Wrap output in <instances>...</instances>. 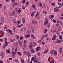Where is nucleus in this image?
<instances>
[{
	"label": "nucleus",
	"instance_id": "f257e3e1",
	"mask_svg": "<svg viewBox=\"0 0 63 63\" xmlns=\"http://www.w3.org/2000/svg\"><path fill=\"white\" fill-rule=\"evenodd\" d=\"M7 41H8V39H7V38H5V47H6V46H7L8 45V44H9V42H7Z\"/></svg>",
	"mask_w": 63,
	"mask_h": 63
},
{
	"label": "nucleus",
	"instance_id": "f03ea898",
	"mask_svg": "<svg viewBox=\"0 0 63 63\" xmlns=\"http://www.w3.org/2000/svg\"><path fill=\"white\" fill-rule=\"evenodd\" d=\"M48 19L47 18H45V21L44 23V25H46L47 23H48Z\"/></svg>",
	"mask_w": 63,
	"mask_h": 63
},
{
	"label": "nucleus",
	"instance_id": "7ed1b4c3",
	"mask_svg": "<svg viewBox=\"0 0 63 63\" xmlns=\"http://www.w3.org/2000/svg\"><path fill=\"white\" fill-rule=\"evenodd\" d=\"M6 31L8 33H9L11 35H13V33H12V32L11 30H10L9 29H7L6 30Z\"/></svg>",
	"mask_w": 63,
	"mask_h": 63
},
{
	"label": "nucleus",
	"instance_id": "20e7f679",
	"mask_svg": "<svg viewBox=\"0 0 63 63\" xmlns=\"http://www.w3.org/2000/svg\"><path fill=\"white\" fill-rule=\"evenodd\" d=\"M30 45L29 46V48L30 49H31L32 47H33V45H32V43H30Z\"/></svg>",
	"mask_w": 63,
	"mask_h": 63
},
{
	"label": "nucleus",
	"instance_id": "39448f33",
	"mask_svg": "<svg viewBox=\"0 0 63 63\" xmlns=\"http://www.w3.org/2000/svg\"><path fill=\"white\" fill-rule=\"evenodd\" d=\"M40 47H37L36 48V50L38 51L39 50H40Z\"/></svg>",
	"mask_w": 63,
	"mask_h": 63
},
{
	"label": "nucleus",
	"instance_id": "423d86ee",
	"mask_svg": "<svg viewBox=\"0 0 63 63\" xmlns=\"http://www.w3.org/2000/svg\"><path fill=\"white\" fill-rule=\"evenodd\" d=\"M18 4V3L16 2H14L13 4L12 5L13 6H15V5H17Z\"/></svg>",
	"mask_w": 63,
	"mask_h": 63
},
{
	"label": "nucleus",
	"instance_id": "0eeeda50",
	"mask_svg": "<svg viewBox=\"0 0 63 63\" xmlns=\"http://www.w3.org/2000/svg\"><path fill=\"white\" fill-rule=\"evenodd\" d=\"M32 24H37V22L35 21L32 20Z\"/></svg>",
	"mask_w": 63,
	"mask_h": 63
},
{
	"label": "nucleus",
	"instance_id": "6e6552de",
	"mask_svg": "<svg viewBox=\"0 0 63 63\" xmlns=\"http://www.w3.org/2000/svg\"><path fill=\"white\" fill-rule=\"evenodd\" d=\"M16 14V13L15 12H14V11H13V12H12L11 14H10V16H12L13 15H15Z\"/></svg>",
	"mask_w": 63,
	"mask_h": 63
},
{
	"label": "nucleus",
	"instance_id": "1a4fd4ad",
	"mask_svg": "<svg viewBox=\"0 0 63 63\" xmlns=\"http://www.w3.org/2000/svg\"><path fill=\"white\" fill-rule=\"evenodd\" d=\"M54 17V16L53 15H51V16H49V19H51V18H53Z\"/></svg>",
	"mask_w": 63,
	"mask_h": 63
},
{
	"label": "nucleus",
	"instance_id": "9d476101",
	"mask_svg": "<svg viewBox=\"0 0 63 63\" xmlns=\"http://www.w3.org/2000/svg\"><path fill=\"white\" fill-rule=\"evenodd\" d=\"M61 42H62V41L58 39L56 41V42L58 43L59 44L60 43H61Z\"/></svg>",
	"mask_w": 63,
	"mask_h": 63
},
{
	"label": "nucleus",
	"instance_id": "9b49d317",
	"mask_svg": "<svg viewBox=\"0 0 63 63\" xmlns=\"http://www.w3.org/2000/svg\"><path fill=\"white\" fill-rule=\"evenodd\" d=\"M59 51H60V54H61V53H62V48H60L59 49Z\"/></svg>",
	"mask_w": 63,
	"mask_h": 63
},
{
	"label": "nucleus",
	"instance_id": "f8f14e48",
	"mask_svg": "<svg viewBox=\"0 0 63 63\" xmlns=\"http://www.w3.org/2000/svg\"><path fill=\"white\" fill-rule=\"evenodd\" d=\"M61 22V21H58L57 22V24H56L57 27H58L59 26V22Z\"/></svg>",
	"mask_w": 63,
	"mask_h": 63
},
{
	"label": "nucleus",
	"instance_id": "ddd939ff",
	"mask_svg": "<svg viewBox=\"0 0 63 63\" xmlns=\"http://www.w3.org/2000/svg\"><path fill=\"white\" fill-rule=\"evenodd\" d=\"M55 51L54 50H51V51L50 52V53H51V54H54V53H53V52H54Z\"/></svg>",
	"mask_w": 63,
	"mask_h": 63
},
{
	"label": "nucleus",
	"instance_id": "4468645a",
	"mask_svg": "<svg viewBox=\"0 0 63 63\" xmlns=\"http://www.w3.org/2000/svg\"><path fill=\"white\" fill-rule=\"evenodd\" d=\"M31 36L32 39H35V36H34V35L33 34H31Z\"/></svg>",
	"mask_w": 63,
	"mask_h": 63
},
{
	"label": "nucleus",
	"instance_id": "2eb2a0df",
	"mask_svg": "<svg viewBox=\"0 0 63 63\" xmlns=\"http://www.w3.org/2000/svg\"><path fill=\"white\" fill-rule=\"evenodd\" d=\"M0 20H1L2 22V23H4V18H1V19Z\"/></svg>",
	"mask_w": 63,
	"mask_h": 63
},
{
	"label": "nucleus",
	"instance_id": "dca6fc26",
	"mask_svg": "<svg viewBox=\"0 0 63 63\" xmlns=\"http://www.w3.org/2000/svg\"><path fill=\"white\" fill-rule=\"evenodd\" d=\"M48 49H47V50H46L44 52V53H47V52L48 51Z\"/></svg>",
	"mask_w": 63,
	"mask_h": 63
},
{
	"label": "nucleus",
	"instance_id": "f3484780",
	"mask_svg": "<svg viewBox=\"0 0 63 63\" xmlns=\"http://www.w3.org/2000/svg\"><path fill=\"white\" fill-rule=\"evenodd\" d=\"M54 11L55 12H56V13L57 12H58L59 11V9H57V10H55V9H54Z\"/></svg>",
	"mask_w": 63,
	"mask_h": 63
},
{
	"label": "nucleus",
	"instance_id": "a211bd4d",
	"mask_svg": "<svg viewBox=\"0 0 63 63\" xmlns=\"http://www.w3.org/2000/svg\"><path fill=\"white\" fill-rule=\"evenodd\" d=\"M34 59H35V58L32 57V58L31 61H34V60H35Z\"/></svg>",
	"mask_w": 63,
	"mask_h": 63
},
{
	"label": "nucleus",
	"instance_id": "6ab92c4d",
	"mask_svg": "<svg viewBox=\"0 0 63 63\" xmlns=\"http://www.w3.org/2000/svg\"><path fill=\"white\" fill-rule=\"evenodd\" d=\"M6 52L8 53H9L10 52V51L9 50H7L6 51Z\"/></svg>",
	"mask_w": 63,
	"mask_h": 63
},
{
	"label": "nucleus",
	"instance_id": "aec40b11",
	"mask_svg": "<svg viewBox=\"0 0 63 63\" xmlns=\"http://www.w3.org/2000/svg\"><path fill=\"white\" fill-rule=\"evenodd\" d=\"M18 43H19V45L21 46L22 45V43H21V42H20V41H18Z\"/></svg>",
	"mask_w": 63,
	"mask_h": 63
},
{
	"label": "nucleus",
	"instance_id": "412c9836",
	"mask_svg": "<svg viewBox=\"0 0 63 63\" xmlns=\"http://www.w3.org/2000/svg\"><path fill=\"white\" fill-rule=\"evenodd\" d=\"M17 53L18 55H20V56H21V53H20V52H17Z\"/></svg>",
	"mask_w": 63,
	"mask_h": 63
},
{
	"label": "nucleus",
	"instance_id": "4be33fe9",
	"mask_svg": "<svg viewBox=\"0 0 63 63\" xmlns=\"http://www.w3.org/2000/svg\"><path fill=\"white\" fill-rule=\"evenodd\" d=\"M46 40H49V41H50V38L49 37H47V38H46Z\"/></svg>",
	"mask_w": 63,
	"mask_h": 63
},
{
	"label": "nucleus",
	"instance_id": "5701e85b",
	"mask_svg": "<svg viewBox=\"0 0 63 63\" xmlns=\"http://www.w3.org/2000/svg\"><path fill=\"white\" fill-rule=\"evenodd\" d=\"M31 51L32 53H34V50L32 49L31 50Z\"/></svg>",
	"mask_w": 63,
	"mask_h": 63
},
{
	"label": "nucleus",
	"instance_id": "b1692460",
	"mask_svg": "<svg viewBox=\"0 0 63 63\" xmlns=\"http://www.w3.org/2000/svg\"><path fill=\"white\" fill-rule=\"evenodd\" d=\"M15 39H11L10 40V41H11V42H15Z\"/></svg>",
	"mask_w": 63,
	"mask_h": 63
},
{
	"label": "nucleus",
	"instance_id": "393cba45",
	"mask_svg": "<svg viewBox=\"0 0 63 63\" xmlns=\"http://www.w3.org/2000/svg\"><path fill=\"white\" fill-rule=\"evenodd\" d=\"M30 36V35L28 34H27L26 35V38H29V37Z\"/></svg>",
	"mask_w": 63,
	"mask_h": 63
},
{
	"label": "nucleus",
	"instance_id": "a878e982",
	"mask_svg": "<svg viewBox=\"0 0 63 63\" xmlns=\"http://www.w3.org/2000/svg\"><path fill=\"white\" fill-rule=\"evenodd\" d=\"M26 55L28 56H30V54L28 52L26 53Z\"/></svg>",
	"mask_w": 63,
	"mask_h": 63
},
{
	"label": "nucleus",
	"instance_id": "bb28decb",
	"mask_svg": "<svg viewBox=\"0 0 63 63\" xmlns=\"http://www.w3.org/2000/svg\"><path fill=\"white\" fill-rule=\"evenodd\" d=\"M34 12H32V14L31 15L32 16H34Z\"/></svg>",
	"mask_w": 63,
	"mask_h": 63
},
{
	"label": "nucleus",
	"instance_id": "cd10ccee",
	"mask_svg": "<svg viewBox=\"0 0 63 63\" xmlns=\"http://www.w3.org/2000/svg\"><path fill=\"white\" fill-rule=\"evenodd\" d=\"M29 60H30L29 58H28L26 59V61L27 62H29Z\"/></svg>",
	"mask_w": 63,
	"mask_h": 63
},
{
	"label": "nucleus",
	"instance_id": "c85d7f7f",
	"mask_svg": "<svg viewBox=\"0 0 63 63\" xmlns=\"http://www.w3.org/2000/svg\"><path fill=\"white\" fill-rule=\"evenodd\" d=\"M33 44L34 47H35V46H37V44H36V43L34 42Z\"/></svg>",
	"mask_w": 63,
	"mask_h": 63
},
{
	"label": "nucleus",
	"instance_id": "c756f323",
	"mask_svg": "<svg viewBox=\"0 0 63 63\" xmlns=\"http://www.w3.org/2000/svg\"><path fill=\"white\" fill-rule=\"evenodd\" d=\"M57 52L55 51V52H54V55H57Z\"/></svg>",
	"mask_w": 63,
	"mask_h": 63
},
{
	"label": "nucleus",
	"instance_id": "7c9ffc66",
	"mask_svg": "<svg viewBox=\"0 0 63 63\" xmlns=\"http://www.w3.org/2000/svg\"><path fill=\"white\" fill-rule=\"evenodd\" d=\"M47 32V29H46L44 31V33H46Z\"/></svg>",
	"mask_w": 63,
	"mask_h": 63
},
{
	"label": "nucleus",
	"instance_id": "2f4dec72",
	"mask_svg": "<svg viewBox=\"0 0 63 63\" xmlns=\"http://www.w3.org/2000/svg\"><path fill=\"white\" fill-rule=\"evenodd\" d=\"M27 33L28 34H30L31 33V31H29L27 32Z\"/></svg>",
	"mask_w": 63,
	"mask_h": 63
},
{
	"label": "nucleus",
	"instance_id": "473e14b6",
	"mask_svg": "<svg viewBox=\"0 0 63 63\" xmlns=\"http://www.w3.org/2000/svg\"><path fill=\"white\" fill-rule=\"evenodd\" d=\"M32 6L33 7V8H35V5L34 4H32Z\"/></svg>",
	"mask_w": 63,
	"mask_h": 63
},
{
	"label": "nucleus",
	"instance_id": "72a5a7b5",
	"mask_svg": "<svg viewBox=\"0 0 63 63\" xmlns=\"http://www.w3.org/2000/svg\"><path fill=\"white\" fill-rule=\"evenodd\" d=\"M24 18H23L22 22L23 23H25V20H24Z\"/></svg>",
	"mask_w": 63,
	"mask_h": 63
},
{
	"label": "nucleus",
	"instance_id": "f704fd0d",
	"mask_svg": "<svg viewBox=\"0 0 63 63\" xmlns=\"http://www.w3.org/2000/svg\"><path fill=\"white\" fill-rule=\"evenodd\" d=\"M48 61H49V62H50V57H49V58H48Z\"/></svg>",
	"mask_w": 63,
	"mask_h": 63
},
{
	"label": "nucleus",
	"instance_id": "c9c22d12",
	"mask_svg": "<svg viewBox=\"0 0 63 63\" xmlns=\"http://www.w3.org/2000/svg\"><path fill=\"white\" fill-rule=\"evenodd\" d=\"M16 52H13V53H12V54H13V55H16Z\"/></svg>",
	"mask_w": 63,
	"mask_h": 63
},
{
	"label": "nucleus",
	"instance_id": "e433bc0d",
	"mask_svg": "<svg viewBox=\"0 0 63 63\" xmlns=\"http://www.w3.org/2000/svg\"><path fill=\"white\" fill-rule=\"evenodd\" d=\"M15 11L16 12V13H18V12L17 11V8H16L15 9Z\"/></svg>",
	"mask_w": 63,
	"mask_h": 63
},
{
	"label": "nucleus",
	"instance_id": "4c0bfd02",
	"mask_svg": "<svg viewBox=\"0 0 63 63\" xmlns=\"http://www.w3.org/2000/svg\"><path fill=\"white\" fill-rule=\"evenodd\" d=\"M29 1H27L26 3V5H28V4H29Z\"/></svg>",
	"mask_w": 63,
	"mask_h": 63
},
{
	"label": "nucleus",
	"instance_id": "58836bf2",
	"mask_svg": "<svg viewBox=\"0 0 63 63\" xmlns=\"http://www.w3.org/2000/svg\"><path fill=\"white\" fill-rule=\"evenodd\" d=\"M39 5L41 6V7H42V3L41 2H40L39 3Z\"/></svg>",
	"mask_w": 63,
	"mask_h": 63
},
{
	"label": "nucleus",
	"instance_id": "ea45409f",
	"mask_svg": "<svg viewBox=\"0 0 63 63\" xmlns=\"http://www.w3.org/2000/svg\"><path fill=\"white\" fill-rule=\"evenodd\" d=\"M21 63H24V60H21Z\"/></svg>",
	"mask_w": 63,
	"mask_h": 63
},
{
	"label": "nucleus",
	"instance_id": "a19ab883",
	"mask_svg": "<svg viewBox=\"0 0 63 63\" xmlns=\"http://www.w3.org/2000/svg\"><path fill=\"white\" fill-rule=\"evenodd\" d=\"M18 24L19 25L20 23V21H18Z\"/></svg>",
	"mask_w": 63,
	"mask_h": 63
},
{
	"label": "nucleus",
	"instance_id": "79ce46f5",
	"mask_svg": "<svg viewBox=\"0 0 63 63\" xmlns=\"http://www.w3.org/2000/svg\"><path fill=\"white\" fill-rule=\"evenodd\" d=\"M17 39H19V37L18 35H17L16 37Z\"/></svg>",
	"mask_w": 63,
	"mask_h": 63
},
{
	"label": "nucleus",
	"instance_id": "37998d69",
	"mask_svg": "<svg viewBox=\"0 0 63 63\" xmlns=\"http://www.w3.org/2000/svg\"><path fill=\"white\" fill-rule=\"evenodd\" d=\"M54 60H53L52 61H51L50 62V63H54Z\"/></svg>",
	"mask_w": 63,
	"mask_h": 63
},
{
	"label": "nucleus",
	"instance_id": "c03bdc74",
	"mask_svg": "<svg viewBox=\"0 0 63 63\" xmlns=\"http://www.w3.org/2000/svg\"><path fill=\"white\" fill-rule=\"evenodd\" d=\"M23 37L22 36L21 37H20V39L21 40H22V39H23Z\"/></svg>",
	"mask_w": 63,
	"mask_h": 63
},
{
	"label": "nucleus",
	"instance_id": "a18cd8bd",
	"mask_svg": "<svg viewBox=\"0 0 63 63\" xmlns=\"http://www.w3.org/2000/svg\"><path fill=\"white\" fill-rule=\"evenodd\" d=\"M53 21L54 22V23H55L56 22V21L55 20H54V19H53Z\"/></svg>",
	"mask_w": 63,
	"mask_h": 63
},
{
	"label": "nucleus",
	"instance_id": "49530a36",
	"mask_svg": "<svg viewBox=\"0 0 63 63\" xmlns=\"http://www.w3.org/2000/svg\"><path fill=\"white\" fill-rule=\"evenodd\" d=\"M38 43L39 44H41V41L39 40L38 41Z\"/></svg>",
	"mask_w": 63,
	"mask_h": 63
},
{
	"label": "nucleus",
	"instance_id": "de8ad7c7",
	"mask_svg": "<svg viewBox=\"0 0 63 63\" xmlns=\"http://www.w3.org/2000/svg\"><path fill=\"white\" fill-rule=\"evenodd\" d=\"M56 37H57V36H56V35H54L53 36V37L54 38H56Z\"/></svg>",
	"mask_w": 63,
	"mask_h": 63
},
{
	"label": "nucleus",
	"instance_id": "09e8293b",
	"mask_svg": "<svg viewBox=\"0 0 63 63\" xmlns=\"http://www.w3.org/2000/svg\"><path fill=\"white\" fill-rule=\"evenodd\" d=\"M18 60H17V59H15V62H17V61H18Z\"/></svg>",
	"mask_w": 63,
	"mask_h": 63
},
{
	"label": "nucleus",
	"instance_id": "8fccbe9b",
	"mask_svg": "<svg viewBox=\"0 0 63 63\" xmlns=\"http://www.w3.org/2000/svg\"><path fill=\"white\" fill-rule=\"evenodd\" d=\"M47 34H46L45 35H44V37H46H46H47Z\"/></svg>",
	"mask_w": 63,
	"mask_h": 63
},
{
	"label": "nucleus",
	"instance_id": "3c124183",
	"mask_svg": "<svg viewBox=\"0 0 63 63\" xmlns=\"http://www.w3.org/2000/svg\"><path fill=\"white\" fill-rule=\"evenodd\" d=\"M0 32L2 34V35H4V33L3 32H2V31H0Z\"/></svg>",
	"mask_w": 63,
	"mask_h": 63
},
{
	"label": "nucleus",
	"instance_id": "603ef678",
	"mask_svg": "<svg viewBox=\"0 0 63 63\" xmlns=\"http://www.w3.org/2000/svg\"><path fill=\"white\" fill-rule=\"evenodd\" d=\"M15 45H16V47H18V45H17V43H16V44H15Z\"/></svg>",
	"mask_w": 63,
	"mask_h": 63
},
{
	"label": "nucleus",
	"instance_id": "864d4df0",
	"mask_svg": "<svg viewBox=\"0 0 63 63\" xmlns=\"http://www.w3.org/2000/svg\"><path fill=\"white\" fill-rule=\"evenodd\" d=\"M43 13H44L45 14H47V12H46L45 11H44L43 12Z\"/></svg>",
	"mask_w": 63,
	"mask_h": 63
},
{
	"label": "nucleus",
	"instance_id": "5fc2aeb1",
	"mask_svg": "<svg viewBox=\"0 0 63 63\" xmlns=\"http://www.w3.org/2000/svg\"><path fill=\"white\" fill-rule=\"evenodd\" d=\"M32 33H34V29H32Z\"/></svg>",
	"mask_w": 63,
	"mask_h": 63
},
{
	"label": "nucleus",
	"instance_id": "6e6d98bb",
	"mask_svg": "<svg viewBox=\"0 0 63 63\" xmlns=\"http://www.w3.org/2000/svg\"><path fill=\"white\" fill-rule=\"evenodd\" d=\"M58 5H61V3L60 2H58Z\"/></svg>",
	"mask_w": 63,
	"mask_h": 63
},
{
	"label": "nucleus",
	"instance_id": "4d7b16f0",
	"mask_svg": "<svg viewBox=\"0 0 63 63\" xmlns=\"http://www.w3.org/2000/svg\"><path fill=\"white\" fill-rule=\"evenodd\" d=\"M52 39L53 41H54L55 40V38L54 37H53L52 38Z\"/></svg>",
	"mask_w": 63,
	"mask_h": 63
},
{
	"label": "nucleus",
	"instance_id": "13d9d810",
	"mask_svg": "<svg viewBox=\"0 0 63 63\" xmlns=\"http://www.w3.org/2000/svg\"><path fill=\"white\" fill-rule=\"evenodd\" d=\"M2 5L1 4H0V8H2Z\"/></svg>",
	"mask_w": 63,
	"mask_h": 63
},
{
	"label": "nucleus",
	"instance_id": "bf43d9fd",
	"mask_svg": "<svg viewBox=\"0 0 63 63\" xmlns=\"http://www.w3.org/2000/svg\"><path fill=\"white\" fill-rule=\"evenodd\" d=\"M13 23H15V22H16V21L15 20H14L13 21Z\"/></svg>",
	"mask_w": 63,
	"mask_h": 63
},
{
	"label": "nucleus",
	"instance_id": "052dcab7",
	"mask_svg": "<svg viewBox=\"0 0 63 63\" xmlns=\"http://www.w3.org/2000/svg\"><path fill=\"white\" fill-rule=\"evenodd\" d=\"M59 38L60 39H62V36H60Z\"/></svg>",
	"mask_w": 63,
	"mask_h": 63
},
{
	"label": "nucleus",
	"instance_id": "680f3d73",
	"mask_svg": "<svg viewBox=\"0 0 63 63\" xmlns=\"http://www.w3.org/2000/svg\"><path fill=\"white\" fill-rule=\"evenodd\" d=\"M22 9H25V7L23 6H22Z\"/></svg>",
	"mask_w": 63,
	"mask_h": 63
},
{
	"label": "nucleus",
	"instance_id": "e2e57ef3",
	"mask_svg": "<svg viewBox=\"0 0 63 63\" xmlns=\"http://www.w3.org/2000/svg\"><path fill=\"white\" fill-rule=\"evenodd\" d=\"M17 48H16V49H15V52H16L17 51Z\"/></svg>",
	"mask_w": 63,
	"mask_h": 63
},
{
	"label": "nucleus",
	"instance_id": "0e129e2a",
	"mask_svg": "<svg viewBox=\"0 0 63 63\" xmlns=\"http://www.w3.org/2000/svg\"><path fill=\"white\" fill-rule=\"evenodd\" d=\"M0 63H3V61L2 60H0Z\"/></svg>",
	"mask_w": 63,
	"mask_h": 63
},
{
	"label": "nucleus",
	"instance_id": "69168bd1",
	"mask_svg": "<svg viewBox=\"0 0 63 63\" xmlns=\"http://www.w3.org/2000/svg\"><path fill=\"white\" fill-rule=\"evenodd\" d=\"M42 44L43 45H45V42H42Z\"/></svg>",
	"mask_w": 63,
	"mask_h": 63
},
{
	"label": "nucleus",
	"instance_id": "338daca9",
	"mask_svg": "<svg viewBox=\"0 0 63 63\" xmlns=\"http://www.w3.org/2000/svg\"><path fill=\"white\" fill-rule=\"evenodd\" d=\"M18 13H20L21 11L20 10H18Z\"/></svg>",
	"mask_w": 63,
	"mask_h": 63
},
{
	"label": "nucleus",
	"instance_id": "774afa93",
	"mask_svg": "<svg viewBox=\"0 0 63 63\" xmlns=\"http://www.w3.org/2000/svg\"><path fill=\"white\" fill-rule=\"evenodd\" d=\"M52 5L53 6H55V5H54V4L53 3H52Z\"/></svg>",
	"mask_w": 63,
	"mask_h": 63
}]
</instances>
